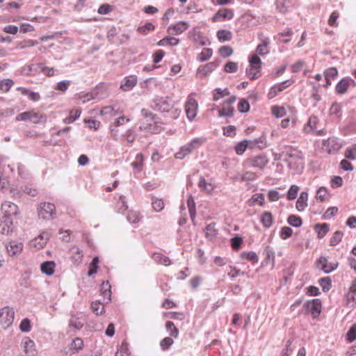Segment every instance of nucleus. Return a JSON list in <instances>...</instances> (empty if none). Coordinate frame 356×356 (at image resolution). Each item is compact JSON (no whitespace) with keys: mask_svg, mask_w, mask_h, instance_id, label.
I'll list each match as a JSON object with an SVG mask.
<instances>
[{"mask_svg":"<svg viewBox=\"0 0 356 356\" xmlns=\"http://www.w3.org/2000/svg\"><path fill=\"white\" fill-rule=\"evenodd\" d=\"M1 211L3 213L0 223L2 232L8 234L13 230V220L18 214V207L11 202L6 201L1 204Z\"/></svg>","mask_w":356,"mask_h":356,"instance_id":"1","label":"nucleus"},{"mask_svg":"<svg viewBox=\"0 0 356 356\" xmlns=\"http://www.w3.org/2000/svg\"><path fill=\"white\" fill-rule=\"evenodd\" d=\"M286 161L289 166L296 170H301L304 167V158L301 151L293 148L292 147H286Z\"/></svg>","mask_w":356,"mask_h":356,"instance_id":"2","label":"nucleus"},{"mask_svg":"<svg viewBox=\"0 0 356 356\" xmlns=\"http://www.w3.org/2000/svg\"><path fill=\"white\" fill-rule=\"evenodd\" d=\"M249 65L245 70V74L250 80L259 79L261 75V58L257 54H252L248 58Z\"/></svg>","mask_w":356,"mask_h":356,"instance_id":"3","label":"nucleus"},{"mask_svg":"<svg viewBox=\"0 0 356 356\" xmlns=\"http://www.w3.org/2000/svg\"><path fill=\"white\" fill-rule=\"evenodd\" d=\"M269 163L268 156L265 154H259L250 156L243 161V166L264 170Z\"/></svg>","mask_w":356,"mask_h":356,"instance_id":"4","label":"nucleus"},{"mask_svg":"<svg viewBox=\"0 0 356 356\" xmlns=\"http://www.w3.org/2000/svg\"><path fill=\"white\" fill-rule=\"evenodd\" d=\"M15 312L8 306L0 309V327L4 330L10 327L14 321Z\"/></svg>","mask_w":356,"mask_h":356,"instance_id":"5","label":"nucleus"},{"mask_svg":"<svg viewBox=\"0 0 356 356\" xmlns=\"http://www.w3.org/2000/svg\"><path fill=\"white\" fill-rule=\"evenodd\" d=\"M194 96V93L190 94L184 105L185 113L189 121L195 118L198 111V103Z\"/></svg>","mask_w":356,"mask_h":356,"instance_id":"6","label":"nucleus"},{"mask_svg":"<svg viewBox=\"0 0 356 356\" xmlns=\"http://www.w3.org/2000/svg\"><path fill=\"white\" fill-rule=\"evenodd\" d=\"M38 216L44 220L52 219L56 216V207L49 202L41 203L38 208Z\"/></svg>","mask_w":356,"mask_h":356,"instance_id":"7","label":"nucleus"},{"mask_svg":"<svg viewBox=\"0 0 356 356\" xmlns=\"http://www.w3.org/2000/svg\"><path fill=\"white\" fill-rule=\"evenodd\" d=\"M203 143L201 138H195L190 143L183 146L180 151L176 153L175 157L179 159H182L186 155L190 154L193 149L200 147Z\"/></svg>","mask_w":356,"mask_h":356,"instance_id":"8","label":"nucleus"},{"mask_svg":"<svg viewBox=\"0 0 356 356\" xmlns=\"http://www.w3.org/2000/svg\"><path fill=\"white\" fill-rule=\"evenodd\" d=\"M8 254L15 258L20 255L24 249V245L22 242L17 241H11L6 245Z\"/></svg>","mask_w":356,"mask_h":356,"instance_id":"9","label":"nucleus"},{"mask_svg":"<svg viewBox=\"0 0 356 356\" xmlns=\"http://www.w3.org/2000/svg\"><path fill=\"white\" fill-rule=\"evenodd\" d=\"M234 13L232 9L221 8L212 17L211 21L217 22L223 20H230L234 17Z\"/></svg>","mask_w":356,"mask_h":356,"instance_id":"10","label":"nucleus"},{"mask_svg":"<svg viewBox=\"0 0 356 356\" xmlns=\"http://www.w3.org/2000/svg\"><path fill=\"white\" fill-rule=\"evenodd\" d=\"M236 97H229L222 104V108L219 110V116H232L234 113V108L232 104L235 102Z\"/></svg>","mask_w":356,"mask_h":356,"instance_id":"11","label":"nucleus"},{"mask_svg":"<svg viewBox=\"0 0 356 356\" xmlns=\"http://www.w3.org/2000/svg\"><path fill=\"white\" fill-rule=\"evenodd\" d=\"M317 267L325 273H329L337 269L338 263L329 262L326 257H321L317 261Z\"/></svg>","mask_w":356,"mask_h":356,"instance_id":"12","label":"nucleus"},{"mask_svg":"<svg viewBox=\"0 0 356 356\" xmlns=\"http://www.w3.org/2000/svg\"><path fill=\"white\" fill-rule=\"evenodd\" d=\"M260 43L256 48V54L258 56H265L269 53V44L270 39L267 37H264L263 34L259 35Z\"/></svg>","mask_w":356,"mask_h":356,"instance_id":"13","label":"nucleus"},{"mask_svg":"<svg viewBox=\"0 0 356 356\" xmlns=\"http://www.w3.org/2000/svg\"><path fill=\"white\" fill-rule=\"evenodd\" d=\"M49 238V234L47 232H42L38 236L30 242V245L37 250L43 248Z\"/></svg>","mask_w":356,"mask_h":356,"instance_id":"14","label":"nucleus"},{"mask_svg":"<svg viewBox=\"0 0 356 356\" xmlns=\"http://www.w3.org/2000/svg\"><path fill=\"white\" fill-rule=\"evenodd\" d=\"M305 306L307 309L314 318L319 316L321 312L322 304L320 299H314L312 300L307 301Z\"/></svg>","mask_w":356,"mask_h":356,"instance_id":"15","label":"nucleus"},{"mask_svg":"<svg viewBox=\"0 0 356 356\" xmlns=\"http://www.w3.org/2000/svg\"><path fill=\"white\" fill-rule=\"evenodd\" d=\"M40 118H41V116L39 115L38 113H36L33 111H31L23 112V113L19 114L16 117V120L17 121L30 120V121L33 122V123H38L40 122Z\"/></svg>","mask_w":356,"mask_h":356,"instance_id":"16","label":"nucleus"},{"mask_svg":"<svg viewBox=\"0 0 356 356\" xmlns=\"http://www.w3.org/2000/svg\"><path fill=\"white\" fill-rule=\"evenodd\" d=\"M189 24L186 22H179L175 24H171L167 29V32L170 35H179L186 31Z\"/></svg>","mask_w":356,"mask_h":356,"instance_id":"17","label":"nucleus"},{"mask_svg":"<svg viewBox=\"0 0 356 356\" xmlns=\"http://www.w3.org/2000/svg\"><path fill=\"white\" fill-rule=\"evenodd\" d=\"M323 145L329 154L337 152L341 147L336 138H329L327 140H323Z\"/></svg>","mask_w":356,"mask_h":356,"instance_id":"18","label":"nucleus"},{"mask_svg":"<svg viewBox=\"0 0 356 356\" xmlns=\"http://www.w3.org/2000/svg\"><path fill=\"white\" fill-rule=\"evenodd\" d=\"M216 67L217 65L214 62H210L200 66L197 70V76L200 78H203L211 74Z\"/></svg>","mask_w":356,"mask_h":356,"instance_id":"19","label":"nucleus"},{"mask_svg":"<svg viewBox=\"0 0 356 356\" xmlns=\"http://www.w3.org/2000/svg\"><path fill=\"white\" fill-rule=\"evenodd\" d=\"M155 106L158 110L162 112H170L172 108V104L168 97L156 99L155 100Z\"/></svg>","mask_w":356,"mask_h":356,"instance_id":"20","label":"nucleus"},{"mask_svg":"<svg viewBox=\"0 0 356 356\" xmlns=\"http://www.w3.org/2000/svg\"><path fill=\"white\" fill-rule=\"evenodd\" d=\"M138 79L136 76L131 75L125 77L122 81L120 88L123 91H129L131 90L137 83Z\"/></svg>","mask_w":356,"mask_h":356,"instance_id":"21","label":"nucleus"},{"mask_svg":"<svg viewBox=\"0 0 356 356\" xmlns=\"http://www.w3.org/2000/svg\"><path fill=\"white\" fill-rule=\"evenodd\" d=\"M56 264L54 261H46L40 264L41 272L47 275L51 276L55 273Z\"/></svg>","mask_w":356,"mask_h":356,"instance_id":"22","label":"nucleus"},{"mask_svg":"<svg viewBox=\"0 0 356 356\" xmlns=\"http://www.w3.org/2000/svg\"><path fill=\"white\" fill-rule=\"evenodd\" d=\"M23 346L24 352L29 356H34L37 353L35 344L33 340L29 338H26L23 341Z\"/></svg>","mask_w":356,"mask_h":356,"instance_id":"23","label":"nucleus"},{"mask_svg":"<svg viewBox=\"0 0 356 356\" xmlns=\"http://www.w3.org/2000/svg\"><path fill=\"white\" fill-rule=\"evenodd\" d=\"M352 81L353 80L349 78L342 79L336 86L337 93L341 95L346 92Z\"/></svg>","mask_w":356,"mask_h":356,"instance_id":"24","label":"nucleus"},{"mask_svg":"<svg viewBox=\"0 0 356 356\" xmlns=\"http://www.w3.org/2000/svg\"><path fill=\"white\" fill-rule=\"evenodd\" d=\"M291 110H292V111H291L292 113H291V116L282 120L280 122V127L282 129H287L288 127H289L290 124L293 127H296V125L298 118L296 115L295 110L294 109H291Z\"/></svg>","mask_w":356,"mask_h":356,"instance_id":"25","label":"nucleus"},{"mask_svg":"<svg viewBox=\"0 0 356 356\" xmlns=\"http://www.w3.org/2000/svg\"><path fill=\"white\" fill-rule=\"evenodd\" d=\"M324 75L326 80V84L324 86L327 88L331 85L332 81L338 76V70L336 67H330L324 72Z\"/></svg>","mask_w":356,"mask_h":356,"instance_id":"26","label":"nucleus"},{"mask_svg":"<svg viewBox=\"0 0 356 356\" xmlns=\"http://www.w3.org/2000/svg\"><path fill=\"white\" fill-rule=\"evenodd\" d=\"M131 167L136 172H140L144 166V156L141 153L136 154L135 160L131 163Z\"/></svg>","mask_w":356,"mask_h":356,"instance_id":"27","label":"nucleus"},{"mask_svg":"<svg viewBox=\"0 0 356 356\" xmlns=\"http://www.w3.org/2000/svg\"><path fill=\"white\" fill-rule=\"evenodd\" d=\"M111 284L108 281H104L101 284L100 290L102 292V295L104 297V300L107 303L111 301Z\"/></svg>","mask_w":356,"mask_h":356,"instance_id":"28","label":"nucleus"},{"mask_svg":"<svg viewBox=\"0 0 356 356\" xmlns=\"http://www.w3.org/2000/svg\"><path fill=\"white\" fill-rule=\"evenodd\" d=\"M319 120L315 115H312L307 123L305 125L303 131L306 134H309L316 129V125L318 124Z\"/></svg>","mask_w":356,"mask_h":356,"instance_id":"29","label":"nucleus"},{"mask_svg":"<svg viewBox=\"0 0 356 356\" xmlns=\"http://www.w3.org/2000/svg\"><path fill=\"white\" fill-rule=\"evenodd\" d=\"M308 193L302 192L296 202V209L299 211H302L307 207Z\"/></svg>","mask_w":356,"mask_h":356,"instance_id":"30","label":"nucleus"},{"mask_svg":"<svg viewBox=\"0 0 356 356\" xmlns=\"http://www.w3.org/2000/svg\"><path fill=\"white\" fill-rule=\"evenodd\" d=\"M152 259L158 264L169 266L171 264L170 259L161 253L156 252L152 256Z\"/></svg>","mask_w":356,"mask_h":356,"instance_id":"31","label":"nucleus"},{"mask_svg":"<svg viewBox=\"0 0 356 356\" xmlns=\"http://www.w3.org/2000/svg\"><path fill=\"white\" fill-rule=\"evenodd\" d=\"M216 37L220 42H225L230 41L233 38V34L229 30L221 29L217 31Z\"/></svg>","mask_w":356,"mask_h":356,"instance_id":"32","label":"nucleus"},{"mask_svg":"<svg viewBox=\"0 0 356 356\" xmlns=\"http://www.w3.org/2000/svg\"><path fill=\"white\" fill-rule=\"evenodd\" d=\"M330 194L325 187H320L316 192V198L321 202H327L330 200Z\"/></svg>","mask_w":356,"mask_h":356,"instance_id":"33","label":"nucleus"},{"mask_svg":"<svg viewBox=\"0 0 356 356\" xmlns=\"http://www.w3.org/2000/svg\"><path fill=\"white\" fill-rule=\"evenodd\" d=\"M17 90L19 91L24 95H27L29 98L33 102H38L40 99V95L38 92L31 91L27 88L18 87L17 88Z\"/></svg>","mask_w":356,"mask_h":356,"instance_id":"34","label":"nucleus"},{"mask_svg":"<svg viewBox=\"0 0 356 356\" xmlns=\"http://www.w3.org/2000/svg\"><path fill=\"white\" fill-rule=\"evenodd\" d=\"M179 39L172 36H168L157 42L158 46H176L179 43Z\"/></svg>","mask_w":356,"mask_h":356,"instance_id":"35","label":"nucleus"},{"mask_svg":"<svg viewBox=\"0 0 356 356\" xmlns=\"http://www.w3.org/2000/svg\"><path fill=\"white\" fill-rule=\"evenodd\" d=\"M314 229L317 233L318 238H323L329 232L330 226L327 223L316 224Z\"/></svg>","mask_w":356,"mask_h":356,"instance_id":"36","label":"nucleus"},{"mask_svg":"<svg viewBox=\"0 0 356 356\" xmlns=\"http://www.w3.org/2000/svg\"><path fill=\"white\" fill-rule=\"evenodd\" d=\"M261 222L266 228H269L273 225V218L270 212H264L261 216Z\"/></svg>","mask_w":356,"mask_h":356,"instance_id":"37","label":"nucleus"},{"mask_svg":"<svg viewBox=\"0 0 356 356\" xmlns=\"http://www.w3.org/2000/svg\"><path fill=\"white\" fill-rule=\"evenodd\" d=\"M127 218L130 223L136 224L140 221L142 216L139 211L130 210L127 213Z\"/></svg>","mask_w":356,"mask_h":356,"instance_id":"38","label":"nucleus"},{"mask_svg":"<svg viewBox=\"0 0 356 356\" xmlns=\"http://www.w3.org/2000/svg\"><path fill=\"white\" fill-rule=\"evenodd\" d=\"M198 186L201 191L207 193H211L214 189L213 184L210 182H207L204 177L200 179Z\"/></svg>","mask_w":356,"mask_h":356,"instance_id":"39","label":"nucleus"},{"mask_svg":"<svg viewBox=\"0 0 356 356\" xmlns=\"http://www.w3.org/2000/svg\"><path fill=\"white\" fill-rule=\"evenodd\" d=\"M270 109L272 115L277 118H281L286 114V108L282 106L275 105Z\"/></svg>","mask_w":356,"mask_h":356,"instance_id":"40","label":"nucleus"},{"mask_svg":"<svg viewBox=\"0 0 356 356\" xmlns=\"http://www.w3.org/2000/svg\"><path fill=\"white\" fill-rule=\"evenodd\" d=\"M204 233L207 238L210 240L213 239L218 234V230L216 229V223H211L207 225L204 229Z\"/></svg>","mask_w":356,"mask_h":356,"instance_id":"41","label":"nucleus"},{"mask_svg":"<svg viewBox=\"0 0 356 356\" xmlns=\"http://www.w3.org/2000/svg\"><path fill=\"white\" fill-rule=\"evenodd\" d=\"M240 257L241 259H245L252 261L255 264L259 261V257L256 252L250 251V252H243L240 254Z\"/></svg>","mask_w":356,"mask_h":356,"instance_id":"42","label":"nucleus"},{"mask_svg":"<svg viewBox=\"0 0 356 356\" xmlns=\"http://www.w3.org/2000/svg\"><path fill=\"white\" fill-rule=\"evenodd\" d=\"M252 143V141L248 140H244L238 143L235 147L236 153L238 155H242L249 147V145Z\"/></svg>","mask_w":356,"mask_h":356,"instance_id":"43","label":"nucleus"},{"mask_svg":"<svg viewBox=\"0 0 356 356\" xmlns=\"http://www.w3.org/2000/svg\"><path fill=\"white\" fill-rule=\"evenodd\" d=\"M122 113V110H120L119 108L115 109L113 106H105L102 108V109L100 111V114L102 115H109L111 116H115L118 114H121Z\"/></svg>","mask_w":356,"mask_h":356,"instance_id":"44","label":"nucleus"},{"mask_svg":"<svg viewBox=\"0 0 356 356\" xmlns=\"http://www.w3.org/2000/svg\"><path fill=\"white\" fill-rule=\"evenodd\" d=\"M130 351L128 343L126 341L122 342L120 346L117 349L115 356H129Z\"/></svg>","mask_w":356,"mask_h":356,"instance_id":"45","label":"nucleus"},{"mask_svg":"<svg viewBox=\"0 0 356 356\" xmlns=\"http://www.w3.org/2000/svg\"><path fill=\"white\" fill-rule=\"evenodd\" d=\"M256 203H258L260 206L265 204L264 195L262 193H256L253 195L250 200V205L254 206Z\"/></svg>","mask_w":356,"mask_h":356,"instance_id":"46","label":"nucleus"},{"mask_svg":"<svg viewBox=\"0 0 356 356\" xmlns=\"http://www.w3.org/2000/svg\"><path fill=\"white\" fill-rule=\"evenodd\" d=\"M81 111L80 109L76 110H71L70 111L69 115L65 118L64 122L66 124L72 123L81 115Z\"/></svg>","mask_w":356,"mask_h":356,"instance_id":"47","label":"nucleus"},{"mask_svg":"<svg viewBox=\"0 0 356 356\" xmlns=\"http://www.w3.org/2000/svg\"><path fill=\"white\" fill-rule=\"evenodd\" d=\"M229 92L228 89L225 88L224 90H221L220 88H216L213 92V101H218L220 99L225 97L229 96Z\"/></svg>","mask_w":356,"mask_h":356,"instance_id":"48","label":"nucleus"},{"mask_svg":"<svg viewBox=\"0 0 356 356\" xmlns=\"http://www.w3.org/2000/svg\"><path fill=\"white\" fill-rule=\"evenodd\" d=\"M346 305L347 307H353L356 305V291L349 290L346 295Z\"/></svg>","mask_w":356,"mask_h":356,"instance_id":"49","label":"nucleus"},{"mask_svg":"<svg viewBox=\"0 0 356 356\" xmlns=\"http://www.w3.org/2000/svg\"><path fill=\"white\" fill-rule=\"evenodd\" d=\"M343 236V233L342 232L336 231L330 239V245L331 246H336L341 241Z\"/></svg>","mask_w":356,"mask_h":356,"instance_id":"50","label":"nucleus"},{"mask_svg":"<svg viewBox=\"0 0 356 356\" xmlns=\"http://www.w3.org/2000/svg\"><path fill=\"white\" fill-rule=\"evenodd\" d=\"M152 206L153 209L155 211L159 212L164 209L165 204L162 199L154 197V198H152Z\"/></svg>","mask_w":356,"mask_h":356,"instance_id":"51","label":"nucleus"},{"mask_svg":"<svg viewBox=\"0 0 356 356\" xmlns=\"http://www.w3.org/2000/svg\"><path fill=\"white\" fill-rule=\"evenodd\" d=\"M154 29V25H153L151 22H147L144 25L139 26L137 29V31L140 34L146 35L149 32L152 31Z\"/></svg>","mask_w":356,"mask_h":356,"instance_id":"52","label":"nucleus"},{"mask_svg":"<svg viewBox=\"0 0 356 356\" xmlns=\"http://www.w3.org/2000/svg\"><path fill=\"white\" fill-rule=\"evenodd\" d=\"M258 177V175L254 172L246 171L242 174L241 179L243 181H254Z\"/></svg>","mask_w":356,"mask_h":356,"instance_id":"53","label":"nucleus"},{"mask_svg":"<svg viewBox=\"0 0 356 356\" xmlns=\"http://www.w3.org/2000/svg\"><path fill=\"white\" fill-rule=\"evenodd\" d=\"M213 54V51L210 48H204L201 53L198 55V60L205 61L209 60Z\"/></svg>","mask_w":356,"mask_h":356,"instance_id":"54","label":"nucleus"},{"mask_svg":"<svg viewBox=\"0 0 356 356\" xmlns=\"http://www.w3.org/2000/svg\"><path fill=\"white\" fill-rule=\"evenodd\" d=\"M165 327L170 332V335L172 337L177 338L179 336V330L175 326V324L172 321H167L165 323Z\"/></svg>","mask_w":356,"mask_h":356,"instance_id":"55","label":"nucleus"},{"mask_svg":"<svg viewBox=\"0 0 356 356\" xmlns=\"http://www.w3.org/2000/svg\"><path fill=\"white\" fill-rule=\"evenodd\" d=\"M14 81L10 79H3L0 81V90L3 92L9 91L10 88L13 86Z\"/></svg>","mask_w":356,"mask_h":356,"instance_id":"56","label":"nucleus"},{"mask_svg":"<svg viewBox=\"0 0 356 356\" xmlns=\"http://www.w3.org/2000/svg\"><path fill=\"white\" fill-rule=\"evenodd\" d=\"M318 283L324 292H327L331 289V279L328 277L321 278Z\"/></svg>","mask_w":356,"mask_h":356,"instance_id":"57","label":"nucleus"},{"mask_svg":"<svg viewBox=\"0 0 356 356\" xmlns=\"http://www.w3.org/2000/svg\"><path fill=\"white\" fill-rule=\"evenodd\" d=\"M99 261V258L97 257H95L93 258V259L89 266V270L88 272V276H91L97 272V270L99 268V266H98Z\"/></svg>","mask_w":356,"mask_h":356,"instance_id":"58","label":"nucleus"},{"mask_svg":"<svg viewBox=\"0 0 356 356\" xmlns=\"http://www.w3.org/2000/svg\"><path fill=\"white\" fill-rule=\"evenodd\" d=\"M234 51L229 46H222L218 49V54L222 58H227L232 55Z\"/></svg>","mask_w":356,"mask_h":356,"instance_id":"59","label":"nucleus"},{"mask_svg":"<svg viewBox=\"0 0 356 356\" xmlns=\"http://www.w3.org/2000/svg\"><path fill=\"white\" fill-rule=\"evenodd\" d=\"M91 308L92 312L97 315L102 314L104 312V305L98 301L92 302L91 304Z\"/></svg>","mask_w":356,"mask_h":356,"instance_id":"60","label":"nucleus"},{"mask_svg":"<svg viewBox=\"0 0 356 356\" xmlns=\"http://www.w3.org/2000/svg\"><path fill=\"white\" fill-rule=\"evenodd\" d=\"M344 156L348 159H356V144L348 147L344 152Z\"/></svg>","mask_w":356,"mask_h":356,"instance_id":"61","label":"nucleus"},{"mask_svg":"<svg viewBox=\"0 0 356 356\" xmlns=\"http://www.w3.org/2000/svg\"><path fill=\"white\" fill-rule=\"evenodd\" d=\"M287 221L289 225L296 227H300L302 224L301 218L295 215L289 216Z\"/></svg>","mask_w":356,"mask_h":356,"instance_id":"62","label":"nucleus"},{"mask_svg":"<svg viewBox=\"0 0 356 356\" xmlns=\"http://www.w3.org/2000/svg\"><path fill=\"white\" fill-rule=\"evenodd\" d=\"M83 348V341L81 338H75L72 343L70 348L75 352H78L79 350H81Z\"/></svg>","mask_w":356,"mask_h":356,"instance_id":"63","label":"nucleus"},{"mask_svg":"<svg viewBox=\"0 0 356 356\" xmlns=\"http://www.w3.org/2000/svg\"><path fill=\"white\" fill-rule=\"evenodd\" d=\"M356 339V323L353 325L346 334V340L353 342Z\"/></svg>","mask_w":356,"mask_h":356,"instance_id":"64","label":"nucleus"}]
</instances>
